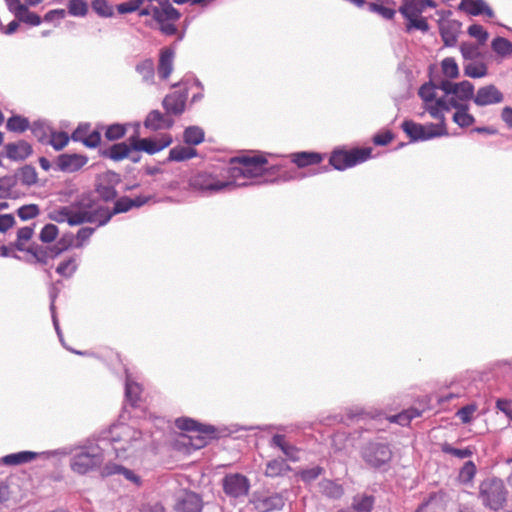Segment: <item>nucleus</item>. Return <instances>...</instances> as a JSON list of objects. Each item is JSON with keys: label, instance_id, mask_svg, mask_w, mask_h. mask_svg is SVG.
<instances>
[{"label": "nucleus", "instance_id": "f257e3e1", "mask_svg": "<svg viewBox=\"0 0 512 512\" xmlns=\"http://www.w3.org/2000/svg\"><path fill=\"white\" fill-rule=\"evenodd\" d=\"M267 164L268 160L263 154L232 157L229 161V166L225 169L227 178L229 181L233 182L231 188L264 183L263 180L250 182H237V180L240 178L252 179L268 175L269 167H267Z\"/></svg>", "mask_w": 512, "mask_h": 512}, {"label": "nucleus", "instance_id": "f03ea898", "mask_svg": "<svg viewBox=\"0 0 512 512\" xmlns=\"http://www.w3.org/2000/svg\"><path fill=\"white\" fill-rule=\"evenodd\" d=\"M74 210L70 222L81 225L83 223H97V226L106 225V206L99 203L98 199L91 193H82L72 203Z\"/></svg>", "mask_w": 512, "mask_h": 512}, {"label": "nucleus", "instance_id": "7ed1b4c3", "mask_svg": "<svg viewBox=\"0 0 512 512\" xmlns=\"http://www.w3.org/2000/svg\"><path fill=\"white\" fill-rule=\"evenodd\" d=\"M508 495L504 481L497 476H488L479 483L478 499L486 509L494 512L504 509L508 503Z\"/></svg>", "mask_w": 512, "mask_h": 512}, {"label": "nucleus", "instance_id": "20e7f679", "mask_svg": "<svg viewBox=\"0 0 512 512\" xmlns=\"http://www.w3.org/2000/svg\"><path fill=\"white\" fill-rule=\"evenodd\" d=\"M104 460L103 449L97 444L90 443L75 449L70 458V468L79 475H86L100 469Z\"/></svg>", "mask_w": 512, "mask_h": 512}, {"label": "nucleus", "instance_id": "39448f33", "mask_svg": "<svg viewBox=\"0 0 512 512\" xmlns=\"http://www.w3.org/2000/svg\"><path fill=\"white\" fill-rule=\"evenodd\" d=\"M371 156L372 149L369 147L351 150L335 149L330 155L329 164L314 169L311 174L328 172L331 170V167L335 170L343 171L367 161Z\"/></svg>", "mask_w": 512, "mask_h": 512}, {"label": "nucleus", "instance_id": "423d86ee", "mask_svg": "<svg viewBox=\"0 0 512 512\" xmlns=\"http://www.w3.org/2000/svg\"><path fill=\"white\" fill-rule=\"evenodd\" d=\"M360 456L368 467L386 471L392 460L393 453L388 443L369 441L361 446Z\"/></svg>", "mask_w": 512, "mask_h": 512}, {"label": "nucleus", "instance_id": "0eeeda50", "mask_svg": "<svg viewBox=\"0 0 512 512\" xmlns=\"http://www.w3.org/2000/svg\"><path fill=\"white\" fill-rule=\"evenodd\" d=\"M153 20L158 24V30L165 36H173L178 33L174 22L181 18V13L169 0L161 3V7H152Z\"/></svg>", "mask_w": 512, "mask_h": 512}, {"label": "nucleus", "instance_id": "6e6552de", "mask_svg": "<svg viewBox=\"0 0 512 512\" xmlns=\"http://www.w3.org/2000/svg\"><path fill=\"white\" fill-rule=\"evenodd\" d=\"M111 434L110 442L116 458L126 457V452L131 448L132 442L141 438V432L128 425L118 426L111 431Z\"/></svg>", "mask_w": 512, "mask_h": 512}, {"label": "nucleus", "instance_id": "1a4fd4ad", "mask_svg": "<svg viewBox=\"0 0 512 512\" xmlns=\"http://www.w3.org/2000/svg\"><path fill=\"white\" fill-rule=\"evenodd\" d=\"M233 182L219 180L207 172H198L189 179V186L203 195H210L224 189H232Z\"/></svg>", "mask_w": 512, "mask_h": 512}, {"label": "nucleus", "instance_id": "9d476101", "mask_svg": "<svg viewBox=\"0 0 512 512\" xmlns=\"http://www.w3.org/2000/svg\"><path fill=\"white\" fill-rule=\"evenodd\" d=\"M222 488L229 498H243L249 493L250 480L241 473H229L222 479Z\"/></svg>", "mask_w": 512, "mask_h": 512}, {"label": "nucleus", "instance_id": "9b49d317", "mask_svg": "<svg viewBox=\"0 0 512 512\" xmlns=\"http://www.w3.org/2000/svg\"><path fill=\"white\" fill-rule=\"evenodd\" d=\"M121 182L120 174L107 171L100 175L95 184V192L104 202H112L118 197L116 186Z\"/></svg>", "mask_w": 512, "mask_h": 512}, {"label": "nucleus", "instance_id": "f8f14e48", "mask_svg": "<svg viewBox=\"0 0 512 512\" xmlns=\"http://www.w3.org/2000/svg\"><path fill=\"white\" fill-rule=\"evenodd\" d=\"M402 130L410 138L411 142L427 141L436 137L447 136L448 131H436L413 120H404L401 124Z\"/></svg>", "mask_w": 512, "mask_h": 512}, {"label": "nucleus", "instance_id": "ddd939ff", "mask_svg": "<svg viewBox=\"0 0 512 512\" xmlns=\"http://www.w3.org/2000/svg\"><path fill=\"white\" fill-rule=\"evenodd\" d=\"M202 496L194 491L183 489L174 497L175 512H202Z\"/></svg>", "mask_w": 512, "mask_h": 512}, {"label": "nucleus", "instance_id": "4468645a", "mask_svg": "<svg viewBox=\"0 0 512 512\" xmlns=\"http://www.w3.org/2000/svg\"><path fill=\"white\" fill-rule=\"evenodd\" d=\"M132 147L136 152H145L154 155L165 149L172 143V137L168 134L158 140L152 138H140L138 133L131 136Z\"/></svg>", "mask_w": 512, "mask_h": 512}, {"label": "nucleus", "instance_id": "2eb2a0df", "mask_svg": "<svg viewBox=\"0 0 512 512\" xmlns=\"http://www.w3.org/2000/svg\"><path fill=\"white\" fill-rule=\"evenodd\" d=\"M187 98L188 91L186 88L167 94L162 101V106L165 110V113L171 117L172 115L180 116L183 114L185 111Z\"/></svg>", "mask_w": 512, "mask_h": 512}, {"label": "nucleus", "instance_id": "dca6fc26", "mask_svg": "<svg viewBox=\"0 0 512 512\" xmlns=\"http://www.w3.org/2000/svg\"><path fill=\"white\" fill-rule=\"evenodd\" d=\"M88 162V157L82 154H60L55 161L56 169L62 172L73 173L79 171Z\"/></svg>", "mask_w": 512, "mask_h": 512}, {"label": "nucleus", "instance_id": "f3484780", "mask_svg": "<svg viewBox=\"0 0 512 512\" xmlns=\"http://www.w3.org/2000/svg\"><path fill=\"white\" fill-rule=\"evenodd\" d=\"M503 93L494 85L489 84L478 88L473 102L479 107L499 104L503 102Z\"/></svg>", "mask_w": 512, "mask_h": 512}, {"label": "nucleus", "instance_id": "a211bd4d", "mask_svg": "<svg viewBox=\"0 0 512 512\" xmlns=\"http://www.w3.org/2000/svg\"><path fill=\"white\" fill-rule=\"evenodd\" d=\"M132 151H134V148L132 147V140L130 136L129 143L118 142L108 147L99 149L98 153L99 156L104 159L120 162L124 159H127Z\"/></svg>", "mask_w": 512, "mask_h": 512}, {"label": "nucleus", "instance_id": "6ab92c4d", "mask_svg": "<svg viewBox=\"0 0 512 512\" xmlns=\"http://www.w3.org/2000/svg\"><path fill=\"white\" fill-rule=\"evenodd\" d=\"M268 175H274L273 179L265 178V183L288 182L291 180L302 179L304 174L300 173L296 168H287L283 164H276L269 167Z\"/></svg>", "mask_w": 512, "mask_h": 512}, {"label": "nucleus", "instance_id": "aec40b11", "mask_svg": "<svg viewBox=\"0 0 512 512\" xmlns=\"http://www.w3.org/2000/svg\"><path fill=\"white\" fill-rule=\"evenodd\" d=\"M253 504L259 512H270L281 510L285 505V499L281 493H272L270 495L254 496Z\"/></svg>", "mask_w": 512, "mask_h": 512}, {"label": "nucleus", "instance_id": "412c9836", "mask_svg": "<svg viewBox=\"0 0 512 512\" xmlns=\"http://www.w3.org/2000/svg\"><path fill=\"white\" fill-rule=\"evenodd\" d=\"M174 123V119L166 113L163 114L159 110H152L144 120V127L151 131L168 130L174 126Z\"/></svg>", "mask_w": 512, "mask_h": 512}, {"label": "nucleus", "instance_id": "4be33fe9", "mask_svg": "<svg viewBox=\"0 0 512 512\" xmlns=\"http://www.w3.org/2000/svg\"><path fill=\"white\" fill-rule=\"evenodd\" d=\"M461 26L462 24L458 20H447L440 23V35L445 46L453 47L456 45Z\"/></svg>", "mask_w": 512, "mask_h": 512}, {"label": "nucleus", "instance_id": "5701e85b", "mask_svg": "<svg viewBox=\"0 0 512 512\" xmlns=\"http://www.w3.org/2000/svg\"><path fill=\"white\" fill-rule=\"evenodd\" d=\"M175 57L174 46L165 47L160 50L158 62V75L161 79H167L173 71V61Z\"/></svg>", "mask_w": 512, "mask_h": 512}, {"label": "nucleus", "instance_id": "b1692460", "mask_svg": "<svg viewBox=\"0 0 512 512\" xmlns=\"http://www.w3.org/2000/svg\"><path fill=\"white\" fill-rule=\"evenodd\" d=\"M6 157L14 161H22L28 158L32 152V146L25 140L5 145Z\"/></svg>", "mask_w": 512, "mask_h": 512}, {"label": "nucleus", "instance_id": "393cba45", "mask_svg": "<svg viewBox=\"0 0 512 512\" xmlns=\"http://www.w3.org/2000/svg\"><path fill=\"white\" fill-rule=\"evenodd\" d=\"M175 425L178 429L187 432H197L200 434H215L216 432L214 426L201 424L196 420L188 417L177 418Z\"/></svg>", "mask_w": 512, "mask_h": 512}, {"label": "nucleus", "instance_id": "a878e982", "mask_svg": "<svg viewBox=\"0 0 512 512\" xmlns=\"http://www.w3.org/2000/svg\"><path fill=\"white\" fill-rule=\"evenodd\" d=\"M269 446L271 448H278L282 451V453L291 461L298 460V449L296 446L288 443L286 441V436L283 434H275L269 441Z\"/></svg>", "mask_w": 512, "mask_h": 512}, {"label": "nucleus", "instance_id": "bb28decb", "mask_svg": "<svg viewBox=\"0 0 512 512\" xmlns=\"http://www.w3.org/2000/svg\"><path fill=\"white\" fill-rule=\"evenodd\" d=\"M324 158V155L313 151H302L292 154L291 162L298 168H304L310 165L319 164Z\"/></svg>", "mask_w": 512, "mask_h": 512}, {"label": "nucleus", "instance_id": "cd10ccee", "mask_svg": "<svg viewBox=\"0 0 512 512\" xmlns=\"http://www.w3.org/2000/svg\"><path fill=\"white\" fill-rule=\"evenodd\" d=\"M319 490L329 499H340L344 495V488L341 484L330 479H322L319 483Z\"/></svg>", "mask_w": 512, "mask_h": 512}, {"label": "nucleus", "instance_id": "c85d7f7f", "mask_svg": "<svg viewBox=\"0 0 512 512\" xmlns=\"http://www.w3.org/2000/svg\"><path fill=\"white\" fill-rule=\"evenodd\" d=\"M114 201L115 202H114V206L112 209H110L106 206L105 218L103 219L104 221H106V224L111 220V218L114 215H117L120 213H126L132 209V206H131L132 198H130L128 196L116 198Z\"/></svg>", "mask_w": 512, "mask_h": 512}, {"label": "nucleus", "instance_id": "c756f323", "mask_svg": "<svg viewBox=\"0 0 512 512\" xmlns=\"http://www.w3.org/2000/svg\"><path fill=\"white\" fill-rule=\"evenodd\" d=\"M38 453L32 451H20L17 453H11L1 458V462L8 466H16L24 463H28L36 459Z\"/></svg>", "mask_w": 512, "mask_h": 512}, {"label": "nucleus", "instance_id": "7c9ffc66", "mask_svg": "<svg viewBox=\"0 0 512 512\" xmlns=\"http://www.w3.org/2000/svg\"><path fill=\"white\" fill-rule=\"evenodd\" d=\"M17 183L18 179L15 174L0 177V199H15L17 194L13 189Z\"/></svg>", "mask_w": 512, "mask_h": 512}, {"label": "nucleus", "instance_id": "2f4dec72", "mask_svg": "<svg viewBox=\"0 0 512 512\" xmlns=\"http://www.w3.org/2000/svg\"><path fill=\"white\" fill-rule=\"evenodd\" d=\"M291 470V467L282 458L272 459L267 462L265 475L267 477L275 478L285 475Z\"/></svg>", "mask_w": 512, "mask_h": 512}, {"label": "nucleus", "instance_id": "473e14b6", "mask_svg": "<svg viewBox=\"0 0 512 512\" xmlns=\"http://www.w3.org/2000/svg\"><path fill=\"white\" fill-rule=\"evenodd\" d=\"M18 181L24 186L31 187L38 181V174L34 166L26 164L15 173Z\"/></svg>", "mask_w": 512, "mask_h": 512}, {"label": "nucleus", "instance_id": "72a5a7b5", "mask_svg": "<svg viewBox=\"0 0 512 512\" xmlns=\"http://www.w3.org/2000/svg\"><path fill=\"white\" fill-rule=\"evenodd\" d=\"M197 156V150L192 147L176 146L169 151L167 162H181Z\"/></svg>", "mask_w": 512, "mask_h": 512}, {"label": "nucleus", "instance_id": "f704fd0d", "mask_svg": "<svg viewBox=\"0 0 512 512\" xmlns=\"http://www.w3.org/2000/svg\"><path fill=\"white\" fill-rule=\"evenodd\" d=\"M375 503L373 495H356L353 497L351 509L354 512H372Z\"/></svg>", "mask_w": 512, "mask_h": 512}, {"label": "nucleus", "instance_id": "c9c22d12", "mask_svg": "<svg viewBox=\"0 0 512 512\" xmlns=\"http://www.w3.org/2000/svg\"><path fill=\"white\" fill-rule=\"evenodd\" d=\"M136 72L142 77L146 83H153L155 76L154 61L151 58H146L135 66Z\"/></svg>", "mask_w": 512, "mask_h": 512}, {"label": "nucleus", "instance_id": "e433bc0d", "mask_svg": "<svg viewBox=\"0 0 512 512\" xmlns=\"http://www.w3.org/2000/svg\"><path fill=\"white\" fill-rule=\"evenodd\" d=\"M440 450L444 454H448L459 459H465L472 457L476 449L473 446H467L465 448H455L450 443L444 442L440 445Z\"/></svg>", "mask_w": 512, "mask_h": 512}, {"label": "nucleus", "instance_id": "4c0bfd02", "mask_svg": "<svg viewBox=\"0 0 512 512\" xmlns=\"http://www.w3.org/2000/svg\"><path fill=\"white\" fill-rule=\"evenodd\" d=\"M29 128L31 129L32 134L41 143H48L49 134L52 136V132H54L50 125L44 120L34 121Z\"/></svg>", "mask_w": 512, "mask_h": 512}, {"label": "nucleus", "instance_id": "58836bf2", "mask_svg": "<svg viewBox=\"0 0 512 512\" xmlns=\"http://www.w3.org/2000/svg\"><path fill=\"white\" fill-rule=\"evenodd\" d=\"M399 12L404 18L419 16L423 13L422 0H402Z\"/></svg>", "mask_w": 512, "mask_h": 512}, {"label": "nucleus", "instance_id": "ea45409f", "mask_svg": "<svg viewBox=\"0 0 512 512\" xmlns=\"http://www.w3.org/2000/svg\"><path fill=\"white\" fill-rule=\"evenodd\" d=\"M141 387L140 385L131 380L129 375H126L125 380V398L131 404V406L136 407L137 402L140 399Z\"/></svg>", "mask_w": 512, "mask_h": 512}, {"label": "nucleus", "instance_id": "a19ab883", "mask_svg": "<svg viewBox=\"0 0 512 512\" xmlns=\"http://www.w3.org/2000/svg\"><path fill=\"white\" fill-rule=\"evenodd\" d=\"M73 213L74 210L72 204H70L69 206H63L52 211L49 213L48 217L57 223L67 222L70 226H77L78 224L70 222V219L73 217Z\"/></svg>", "mask_w": 512, "mask_h": 512}, {"label": "nucleus", "instance_id": "79ce46f5", "mask_svg": "<svg viewBox=\"0 0 512 512\" xmlns=\"http://www.w3.org/2000/svg\"><path fill=\"white\" fill-rule=\"evenodd\" d=\"M204 130L199 126H189L184 130L183 139L188 145H199L204 141Z\"/></svg>", "mask_w": 512, "mask_h": 512}, {"label": "nucleus", "instance_id": "37998d69", "mask_svg": "<svg viewBox=\"0 0 512 512\" xmlns=\"http://www.w3.org/2000/svg\"><path fill=\"white\" fill-rule=\"evenodd\" d=\"M474 90V85L470 81L463 80L456 83L455 96L460 101L473 100L475 97Z\"/></svg>", "mask_w": 512, "mask_h": 512}, {"label": "nucleus", "instance_id": "c03bdc74", "mask_svg": "<svg viewBox=\"0 0 512 512\" xmlns=\"http://www.w3.org/2000/svg\"><path fill=\"white\" fill-rule=\"evenodd\" d=\"M30 127V122L28 118L20 116V115H13L10 118H8L6 123L7 130L15 133H23Z\"/></svg>", "mask_w": 512, "mask_h": 512}, {"label": "nucleus", "instance_id": "a18cd8bd", "mask_svg": "<svg viewBox=\"0 0 512 512\" xmlns=\"http://www.w3.org/2000/svg\"><path fill=\"white\" fill-rule=\"evenodd\" d=\"M492 50L501 57H507L512 54V42L504 37H496L491 43Z\"/></svg>", "mask_w": 512, "mask_h": 512}, {"label": "nucleus", "instance_id": "49530a36", "mask_svg": "<svg viewBox=\"0 0 512 512\" xmlns=\"http://www.w3.org/2000/svg\"><path fill=\"white\" fill-rule=\"evenodd\" d=\"M104 136L108 141H117L122 139L127 132V125L114 123L108 126L104 125Z\"/></svg>", "mask_w": 512, "mask_h": 512}, {"label": "nucleus", "instance_id": "de8ad7c7", "mask_svg": "<svg viewBox=\"0 0 512 512\" xmlns=\"http://www.w3.org/2000/svg\"><path fill=\"white\" fill-rule=\"evenodd\" d=\"M426 110L431 115V117L439 120V123L437 124L429 123L428 127L436 131H447L443 111H441V109L435 103L427 106Z\"/></svg>", "mask_w": 512, "mask_h": 512}, {"label": "nucleus", "instance_id": "09e8293b", "mask_svg": "<svg viewBox=\"0 0 512 512\" xmlns=\"http://www.w3.org/2000/svg\"><path fill=\"white\" fill-rule=\"evenodd\" d=\"M476 473L477 467L475 463L471 460L466 461L459 470L458 480L460 483L467 485L473 481Z\"/></svg>", "mask_w": 512, "mask_h": 512}, {"label": "nucleus", "instance_id": "8fccbe9b", "mask_svg": "<svg viewBox=\"0 0 512 512\" xmlns=\"http://www.w3.org/2000/svg\"><path fill=\"white\" fill-rule=\"evenodd\" d=\"M77 268L76 257L72 256L60 262L56 268V272L62 277L70 278L76 272Z\"/></svg>", "mask_w": 512, "mask_h": 512}, {"label": "nucleus", "instance_id": "3c124183", "mask_svg": "<svg viewBox=\"0 0 512 512\" xmlns=\"http://www.w3.org/2000/svg\"><path fill=\"white\" fill-rule=\"evenodd\" d=\"M26 253L31 254L32 257L35 259V261L27 259L28 263H39L41 265L48 264L45 253V246L33 243L29 247H27Z\"/></svg>", "mask_w": 512, "mask_h": 512}, {"label": "nucleus", "instance_id": "603ef678", "mask_svg": "<svg viewBox=\"0 0 512 512\" xmlns=\"http://www.w3.org/2000/svg\"><path fill=\"white\" fill-rule=\"evenodd\" d=\"M488 69L484 63H467L464 65V75L470 78H482L487 75Z\"/></svg>", "mask_w": 512, "mask_h": 512}, {"label": "nucleus", "instance_id": "864d4df0", "mask_svg": "<svg viewBox=\"0 0 512 512\" xmlns=\"http://www.w3.org/2000/svg\"><path fill=\"white\" fill-rule=\"evenodd\" d=\"M368 10L376 13L386 20H392L395 17L396 10L393 7L384 6L383 3L370 2L367 4Z\"/></svg>", "mask_w": 512, "mask_h": 512}, {"label": "nucleus", "instance_id": "5fc2aeb1", "mask_svg": "<svg viewBox=\"0 0 512 512\" xmlns=\"http://www.w3.org/2000/svg\"><path fill=\"white\" fill-rule=\"evenodd\" d=\"M483 0H462L458 9L467 12L472 16L482 15Z\"/></svg>", "mask_w": 512, "mask_h": 512}, {"label": "nucleus", "instance_id": "6e6d98bb", "mask_svg": "<svg viewBox=\"0 0 512 512\" xmlns=\"http://www.w3.org/2000/svg\"><path fill=\"white\" fill-rule=\"evenodd\" d=\"M104 130V125L98 124L96 129L88 133L87 136H85V139L83 140L82 144L90 149L97 148L101 143V131Z\"/></svg>", "mask_w": 512, "mask_h": 512}, {"label": "nucleus", "instance_id": "4d7b16f0", "mask_svg": "<svg viewBox=\"0 0 512 512\" xmlns=\"http://www.w3.org/2000/svg\"><path fill=\"white\" fill-rule=\"evenodd\" d=\"M441 67L442 72L446 77L450 79H455L459 77V67L454 58H444L441 62Z\"/></svg>", "mask_w": 512, "mask_h": 512}, {"label": "nucleus", "instance_id": "13d9d810", "mask_svg": "<svg viewBox=\"0 0 512 512\" xmlns=\"http://www.w3.org/2000/svg\"><path fill=\"white\" fill-rule=\"evenodd\" d=\"M91 7L100 17L110 18L114 15L113 7L107 0H92Z\"/></svg>", "mask_w": 512, "mask_h": 512}, {"label": "nucleus", "instance_id": "bf43d9fd", "mask_svg": "<svg viewBox=\"0 0 512 512\" xmlns=\"http://www.w3.org/2000/svg\"><path fill=\"white\" fill-rule=\"evenodd\" d=\"M362 413L360 412H352V411H349L346 416H343L341 414H336V415H330V416H327L326 418H324L322 420L323 424L325 425H332V424H335V423H344V424H348V421H353L354 419L358 418L359 416H361Z\"/></svg>", "mask_w": 512, "mask_h": 512}, {"label": "nucleus", "instance_id": "052dcab7", "mask_svg": "<svg viewBox=\"0 0 512 512\" xmlns=\"http://www.w3.org/2000/svg\"><path fill=\"white\" fill-rule=\"evenodd\" d=\"M68 12L72 16L84 17L88 13L86 0H69Z\"/></svg>", "mask_w": 512, "mask_h": 512}, {"label": "nucleus", "instance_id": "680f3d73", "mask_svg": "<svg viewBox=\"0 0 512 512\" xmlns=\"http://www.w3.org/2000/svg\"><path fill=\"white\" fill-rule=\"evenodd\" d=\"M59 229L55 224L48 223L40 231L39 239L43 243H52L56 240Z\"/></svg>", "mask_w": 512, "mask_h": 512}, {"label": "nucleus", "instance_id": "e2e57ef3", "mask_svg": "<svg viewBox=\"0 0 512 512\" xmlns=\"http://www.w3.org/2000/svg\"><path fill=\"white\" fill-rule=\"evenodd\" d=\"M435 89H437V84L430 80L419 88L418 95L426 103L433 102L436 98Z\"/></svg>", "mask_w": 512, "mask_h": 512}, {"label": "nucleus", "instance_id": "0e129e2a", "mask_svg": "<svg viewBox=\"0 0 512 512\" xmlns=\"http://www.w3.org/2000/svg\"><path fill=\"white\" fill-rule=\"evenodd\" d=\"M453 121L461 128H467L475 123V117L468 113V110L456 111L453 115Z\"/></svg>", "mask_w": 512, "mask_h": 512}, {"label": "nucleus", "instance_id": "69168bd1", "mask_svg": "<svg viewBox=\"0 0 512 512\" xmlns=\"http://www.w3.org/2000/svg\"><path fill=\"white\" fill-rule=\"evenodd\" d=\"M406 19L408 20V24L406 25L407 32H410L413 29L420 30L423 33L429 31L430 27L425 18L419 16H411L410 18Z\"/></svg>", "mask_w": 512, "mask_h": 512}, {"label": "nucleus", "instance_id": "338daca9", "mask_svg": "<svg viewBox=\"0 0 512 512\" xmlns=\"http://www.w3.org/2000/svg\"><path fill=\"white\" fill-rule=\"evenodd\" d=\"M40 213L39 206L36 204L23 205L17 210V215L22 221H27L37 217Z\"/></svg>", "mask_w": 512, "mask_h": 512}, {"label": "nucleus", "instance_id": "774afa93", "mask_svg": "<svg viewBox=\"0 0 512 512\" xmlns=\"http://www.w3.org/2000/svg\"><path fill=\"white\" fill-rule=\"evenodd\" d=\"M71 137L68 136L65 132H52L51 139H49L48 144H50L56 151L62 150L69 142Z\"/></svg>", "mask_w": 512, "mask_h": 512}]
</instances>
